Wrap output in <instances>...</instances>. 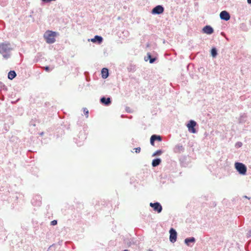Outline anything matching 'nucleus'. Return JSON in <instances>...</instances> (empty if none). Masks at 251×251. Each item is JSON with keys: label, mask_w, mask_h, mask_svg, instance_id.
<instances>
[{"label": "nucleus", "mask_w": 251, "mask_h": 251, "mask_svg": "<svg viewBox=\"0 0 251 251\" xmlns=\"http://www.w3.org/2000/svg\"><path fill=\"white\" fill-rule=\"evenodd\" d=\"M204 135L205 137H206L208 135V133L207 132H205Z\"/></svg>", "instance_id": "13d9d810"}, {"label": "nucleus", "mask_w": 251, "mask_h": 251, "mask_svg": "<svg viewBox=\"0 0 251 251\" xmlns=\"http://www.w3.org/2000/svg\"><path fill=\"white\" fill-rule=\"evenodd\" d=\"M150 47V44L149 43H147L146 44V48H149Z\"/></svg>", "instance_id": "4d7b16f0"}, {"label": "nucleus", "mask_w": 251, "mask_h": 251, "mask_svg": "<svg viewBox=\"0 0 251 251\" xmlns=\"http://www.w3.org/2000/svg\"><path fill=\"white\" fill-rule=\"evenodd\" d=\"M247 2L249 4L251 5V1H247Z\"/></svg>", "instance_id": "680f3d73"}, {"label": "nucleus", "mask_w": 251, "mask_h": 251, "mask_svg": "<svg viewBox=\"0 0 251 251\" xmlns=\"http://www.w3.org/2000/svg\"><path fill=\"white\" fill-rule=\"evenodd\" d=\"M60 126H61V128L64 129L65 128H66L67 129L70 128V125H67L66 124H65L64 123H63V124H61Z\"/></svg>", "instance_id": "e433bc0d"}, {"label": "nucleus", "mask_w": 251, "mask_h": 251, "mask_svg": "<svg viewBox=\"0 0 251 251\" xmlns=\"http://www.w3.org/2000/svg\"><path fill=\"white\" fill-rule=\"evenodd\" d=\"M83 111L86 117L88 118L89 116V110L87 108L84 107L83 108Z\"/></svg>", "instance_id": "72a5a7b5"}, {"label": "nucleus", "mask_w": 251, "mask_h": 251, "mask_svg": "<svg viewBox=\"0 0 251 251\" xmlns=\"http://www.w3.org/2000/svg\"><path fill=\"white\" fill-rule=\"evenodd\" d=\"M20 100V99H18L17 100L15 101H12L11 102L12 104H15L17 101H18Z\"/></svg>", "instance_id": "603ef678"}, {"label": "nucleus", "mask_w": 251, "mask_h": 251, "mask_svg": "<svg viewBox=\"0 0 251 251\" xmlns=\"http://www.w3.org/2000/svg\"><path fill=\"white\" fill-rule=\"evenodd\" d=\"M162 162V159L159 157H156L152 159L151 166L152 167L158 166Z\"/></svg>", "instance_id": "4be33fe9"}, {"label": "nucleus", "mask_w": 251, "mask_h": 251, "mask_svg": "<svg viewBox=\"0 0 251 251\" xmlns=\"http://www.w3.org/2000/svg\"><path fill=\"white\" fill-rule=\"evenodd\" d=\"M42 197L39 195H36L31 200V203L33 206H40L42 204Z\"/></svg>", "instance_id": "f8f14e48"}, {"label": "nucleus", "mask_w": 251, "mask_h": 251, "mask_svg": "<svg viewBox=\"0 0 251 251\" xmlns=\"http://www.w3.org/2000/svg\"><path fill=\"white\" fill-rule=\"evenodd\" d=\"M41 4L44 5L46 4H50L51 1H41Z\"/></svg>", "instance_id": "49530a36"}, {"label": "nucleus", "mask_w": 251, "mask_h": 251, "mask_svg": "<svg viewBox=\"0 0 251 251\" xmlns=\"http://www.w3.org/2000/svg\"><path fill=\"white\" fill-rule=\"evenodd\" d=\"M243 146V143L240 141L237 142L235 144V148L239 149Z\"/></svg>", "instance_id": "f704fd0d"}, {"label": "nucleus", "mask_w": 251, "mask_h": 251, "mask_svg": "<svg viewBox=\"0 0 251 251\" xmlns=\"http://www.w3.org/2000/svg\"><path fill=\"white\" fill-rule=\"evenodd\" d=\"M5 2H6V1H3V0L0 1V4L1 5L3 6V5H4V4H5Z\"/></svg>", "instance_id": "3c124183"}, {"label": "nucleus", "mask_w": 251, "mask_h": 251, "mask_svg": "<svg viewBox=\"0 0 251 251\" xmlns=\"http://www.w3.org/2000/svg\"><path fill=\"white\" fill-rule=\"evenodd\" d=\"M55 132L56 133L57 138H58L64 134V129L61 128V126H59L58 127L55 128Z\"/></svg>", "instance_id": "b1692460"}, {"label": "nucleus", "mask_w": 251, "mask_h": 251, "mask_svg": "<svg viewBox=\"0 0 251 251\" xmlns=\"http://www.w3.org/2000/svg\"><path fill=\"white\" fill-rule=\"evenodd\" d=\"M150 206L152 208L153 210L157 213H160L163 210V207L161 203L158 201H154L150 203Z\"/></svg>", "instance_id": "1a4fd4ad"}, {"label": "nucleus", "mask_w": 251, "mask_h": 251, "mask_svg": "<svg viewBox=\"0 0 251 251\" xmlns=\"http://www.w3.org/2000/svg\"><path fill=\"white\" fill-rule=\"evenodd\" d=\"M199 72L201 73L202 75H205V69L203 67H201L198 69Z\"/></svg>", "instance_id": "4c0bfd02"}, {"label": "nucleus", "mask_w": 251, "mask_h": 251, "mask_svg": "<svg viewBox=\"0 0 251 251\" xmlns=\"http://www.w3.org/2000/svg\"><path fill=\"white\" fill-rule=\"evenodd\" d=\"M23 198V196L22 194L16 193L15 194H13L12 196H10L8 201L10 202H13V204L14 203H18L19 199H22Z\"/></svg>", "instance_id": "9b49d317"}, {"label": "nucleus", "mask_w": 251, "mask_h": 251, "mask_svg": "<svg viewBox=\"0 0 251 251\" xmlns=\"http://www.w3.org/2000/svg\"><path fill=\"white\" fill-rule=\"evenodd\" d=\"M34 18H33L32 22H34Z\"/></svg>", "instance_id": "774afa93"}, {"label": "nucleus", "mask_w": 251, "mask_h": 251, "mask_svg": "<svg viewBox=\"0 0 251 251\" xmlns=\"http://www.w3.org/2000/svg\"><path fill=\"white\" fill-rule=\"evenodd\" d=\"M128 72L134 73L136 70V66L135 65L130 64L127 68Z\"/></svg>", "instance_id": "bb28decb"}, {"label": "nucleus", "mask_w": 251, "mask_h": 251, "mask_svg": "<svg viewBox=\"0 0 251 251\" xmlns=\"http://www.w3.org/2000/svg\"><path fill=\"white\" fill-rule=\"evenodd\" d=\"M230 15L226 10L222 11L220 13V18L222 20L228 21L230 19Z\"/></svg>", "instance_id": "2eb2a0df"}, {"label": "nucleus", "mask_w": 251, "mask_h": 251, "mask_svg": "<svg viewBox=\"0 0 251 251\" xmlns=\"http://www.w3.org/2000/svg\"><path fill=\"white\" fill-rule=\"evenodd\" d=\"M169 240L172 243H174L176 242L177 237V233L176 230L173 227L170 228L169 230Z\"/></svg>", "instance_id": "9d476101"}, {"label": "nucleus", "mask_w": 251, "mask_h": 251, "mask_svg": "<svg viewBox=\"0 0 251 251\" xmlns=\"http://www.w3.org/2000/svg\"><path fill=\"white\" fill-rule=\"evenodd\" d=\"M198 4V2H196L195 3V5L196 6Z\"/></svg>", "instance_id": "0e129e2a"}, {"label": "nucleus", "mask_w": 251, "mask_h": 251, "mask_svg": "<svg viewBox=\"0 0 251 251\" xmlns=\"http://www.w3.org/2000/svg\"><path fill=\"white\" fill-rule=\"evenodd\" d=\"M87 127L84 125L82 127V130L81 129H79L80 131L77 135L78 139L74 138V140H76L75 142L76 144H77L78 146H80L82 145V142L84 141L86 139L87 133L86 132Z\"/></svg>", "instance_id": "7ed1b4c3"}, {"label": "nucleus", "mask_w": 251, "mask_h": 251, "mask_svg": "<svg viewBox=\"0 0 251 251\" xmlns=\"http://www.w3.org/2000/svg\"><path fill=\"white\" fill-rule=\"evenodd\" d=\"M13 50L11 44L9 42L0 43V53L5 59H8L11 56V51Z\"/></svg>", "instance_id": "f257e3e1"}, {"label": "nucleus", "mask_w": 251, "mask_h": 251, "mask_svg": "<svg viewBox=\"0 0 251 251\" xmlns=\"http://www.w3.org/2000/svg\"><path fill=\"white\" fill-rule=\"evenodd\" d=\"M234 168L237 172L241 176H245L247 173V167L243 163L236 161L234 163Z\"/></svg>", "instance_id": "20e7f679"}, {"label": "nucleus", "mask_w": 251, "mask_h": 251, "mask_svg": "<svg viewBox=\"0 0 251 251\" xmlns=\"http://www.w3.org/2000/svg\"><path fill=\"white\" fill-rule=\"evenodd\" d=\"M57 35H59L58 32L48 30L44 33V38L47 43L51 44L56 41L55 38Z\"/></svg>", "instance_id": "f03ea898"}, {"label": "nucleus", "mask_w": 251, "mask_h": 251, "mask_svg": "<svg viewBox=\"0 0 251 251\" xmlns=\"http://www.w3.org/2000/svg\"><path fill=\"white\" fill-rule=\"evenodd\" d=\"M101 75L103 79H106L109 76V70L107 68H103L101 70Z\"/></svg>", "instance_id": "aec40b11"}, {"label": "nucleus", "mask_w": 251, "mask_h": 251, "mask_svg": "<svg viewBox=\"0 0 251 251\" xmlns=\"http://www.w3.org/2000/svg\"><path fill=\"white\" fill-rule=\"evenodd\" d=\"M190 77L193 79H198L199 78L197 75L194 74V73H189Z\"/></svg>", "instance_id": "c9c22d12"}, {"label": "nucleus", "mask_w": 251, "mask_h": 251, "mask_svg": "<svg viewBox=\"0 0 251 251\" xmlns=\"http://www.w3.org/2000/svg\"><path fill=\"white\" fill-rule=\"evenodd\" d=\"M126 244L128 247H130L131 246V245L134 244L135 242L133 241V239H130V240H128Z\"/></svg>", "instance_id": "58836bf2"}, {"label": "nucleus", "mask_w": 251, "mask_h": 251, "mask_svg": "<svg viewBox=\"0 0 251 251\" xmlns=\"http://www.w3.org/2000/svg\"><path fill=\"white\" fill-rule=\"evenodd\" d=\"M247 237L248 238L251 237V229L249 230L248 233H247Z\"/></svg>", "instance_id": "09e8293b"}, {"label": "nucleus", "mask_w": 251, "mask_h": 251, "mask_svg": "<svg viewBox=\"0 0 251 251\" xmlns=\"http://www.w3.org/2000/svg\"><path fill=\"white\" fill-rule=\"evenodd\" d=\"M191 65L190 64H187V66H186V68H187V71H188V70H189V67H190Z\"/></svg>", "instance_id": "5fc2aeb1"}, {"label": "nucleus", "mask_w": 251, "mask_h": 251, "mask_svg": "<svg viewBox=\"0 0 251 251\" xmlns=\"http://www.w3.org/2000/svg\"><path fill=\"white\" fill-rule=\"evenodd\" d=\"M163 153V151L162 149H159L154 152L152 154V157L156 156H160Z\"/></svg>", "instance_id": "c85d7f7f"}, {"label": "nucleus", "mask_w": 251, "mask_h": 251, "mask_svg": "<svg viewBox=\"0 0 251 251\" xmlns=\"http://www.w3.org/2000/svg\"><path fill=\"white\" fill-rule=\"evenodd\" d=\"M0 89L1 90H3L4 91H7V86L3 83L2 82L0 81Z\"/></svg>", "instance_id": "7c9ffc66"}, {"label": "nucleus", "mask_w": 251, "mask_h": 251, "mask_svg": "<svg viewBox=\"0 0 251 251\" xmlns=\"http://www.w3.org/2000/svg\"><path fill=\"white\" fill-rule=\"evenodd\" d=\"M187 159H188L187 156H186L185 155L182 156L179 158V162H180L181 166L183 167H186L188 166L189 162L187 161Z\"/></svg>", "instance_id": "6ab92c4d"}, {"label": "nucleus", "mask_w": 251, "mask_h": 251, "mask_svg": "<svg viewBox=\"0 0 251 251\" xmlns=\"http://www.w3.org/2000/svg\"><path fill=\"white\" fill-rule=\"evenodd\" d=\"M157 59V57L156 56L152 55L151 53L149 52L147 53V56L144 57L145 61H149L150 64L155 63Z\"/></svg>", "instance_id": "dca6fc26"}, {"label": "nucleus", "mask_w": 251, "mask_h": 251, "mask_svg": "<svg viewBox=\"0 0 251 251\" xmlns=\"http://www.w3.org/2000/svg\"><path fill=\"white\" fill-rule=\"evenodd\" d=\"M196 239L194 237L186 238L184 240V244L188 247H192L196 243Z\"/></svg>", "instance_id": "f3484780"}, {"label": "nucleus", "mask_w": 251, "mask_h": 251, "mask_svg": "<svg viewBox=\"0 0 251 251\" xmlns=\"http://www.w3.org/2000/svg\"><path fill=\"white\" fill-rule=\"evenodd\" d=\"M33 11H31L30 12V15H29V16H28V17H29L32 18V14H33Z\"/></svg>", "instance_id": "6e6d98bb"}, {"label": "nucleus", "mask_w": 251, "mask_h": 251, "mask_svg": "<svg viewBox=\"0 0 251 251\" xmlns=\"http://www.w3.org/2000/svg\"><path fill=\"white\" fill-rule=\"evenodd\" d=\"M122 251H129V250L127 249H125V250H123Z\"/></svg>", "instance_id": "e2e57ef3"}, {"label": "nucleus", "mask_w": 251, "mask_h": 251, "mask_svg": "<svg viewBox=\"0 0 251 251\" xmlns=\"http://www.w3.org/2000/svg\"><path fill=\"white\" fill-rule=\"evenodd\" d=\"M201 32L204 34L211 35L214 32V30L210 25H207L202 27Z\"/></svg>", "instance_id": "ddd939ff"}, {"label": "nucleus", "mask_w": 251, "mask_h": 251, "mask_svg": "<svg viewBox=\"0 0 251 251\" xmlns=\"http://www.w3.org/2000/svg\"><path fill=\"white\" fill-rule=\"evenodd\" d=\"M165 10L164 7L163 5H157L154 6L151 10V13L152 15H161L162 14Z\"/></svg>", "instance_id": "6e6552de"}, {"label": "nucleus", "mask_w": 251, "mask_h": 251, "mask_svg": "<svg viewBox=\"0 0 251 251\" xmlns=\"http://www.w3.org/2000/svg\"><path fill=\"white\" fill-rule=\"evenodd\" d=\"M56 248V245L55 244H53L50 245L48 248V251H54Z\"/></svg>", "instance_id": "473e14b6"}, {"label": "nucleus", "mask_w": 251, "mask_h": 251, "mask_svg": "<svg viewBox=\"0 0 251 251\" xmlns=\"http://www.w3.org/2000/svg\"><path fill=\"white\" fill-rule=\"evenodd\" d=\"M133 150H134L135 152L136 153H139L141 151V148L140 147H137L133 149Z\"/></svg>", "instance_id": "c03bdc74"}, {"label": "nucleus", "mask_w": 251, "mask_h": 251, "mask_svg": "<svg viewBox=\"0 0 251 251\" xmlns=\"http://www.w3.org/2000/svg\"><path fill=\"white\" fill-rule=\"evenodd\" d=\"M17 76V74L14 70H10L7 75V77L9 80H13Z\"/></svg>", "instance_id": "393cba45"}, {"label": "nucleus", "mask_w": 251, "mask_h": 251, "mask_svg": "<svg viewBox=\"0 0 251 251\" xmlns=\"http://www.w3.org/2000/svg\"><path fill=\"white\" fill-rule=\"evenodd\" d=\"M240 28L244 31H246L247 29V26L245 23H241L240 25Z\"/></svg>", "instance_id": "2f4dec72"}, {"label": "nucleus", "mask_w": 251, "mask_h": 251, "mask_svg": "<svg viewBox=\"0 0 251 251\" xmlns=\"http://www.w3.org/2000/svg\"><path fill=\"white\" fill-rule=\"evenodd\" d=\"M83 124L82 121H78L77 122V125L78 126V129H80L81 128L82 124Z\"/></svg>", "instance_id": "37998d69"}, {"label": "nucleus", "mask_w": 251, "mask_h": 251, "mask_svg": "<svg viewBox=\"0 0 251 251\" xmlns=\"http://www.w3.org/2000/svg\"><path fill=\"white\" fill-rule=\"evenodd\" d=\"M225 6L226 8H232L234 6V4H231V1H225L224 3Z\"/></svg>", "instance_id": "c756f323"}, {"label": "nucleus", "mask_w": 251, "mask_h": 251, "mask_svg": "<svg viewBox=\"0 0 251 251\" xmlns=\"http://www.w3.org/2000/svg\"><path fill=\"white\" fill-rule=\"evenodd\" d=\"M34 60H35L36 62H37L38 61V58H36V57H35Z\"/></svg>", "instance_id": "052dcab7"}, {"label": "nucleus", "mask_w": 251, "mask_h": 251, "mask_svg": "<svg viewBox=\"0 0 251 251\" xmlns=\"http://www.w3.org/2000/svg\"><path fill=\"white\" fill-rule=\"evenodd\" d=\"M216 205H217V203L216 201H211L210 202V206L211 207H214L216 206Z\"/></svg>", "instance_id": "a18cd8bd"}, {"label": "nucleus", "mask_w": 251, "mask_h": 251, "mask_svg": "<svg viewBox=\"0 0 251 251\" xmlns=\"http://www.w3.org/2000/svg\"><path fill=\"white\" fill-rule=\"evenodd\" d=\"M121 117L122 118H124V115H122L121 116Z\"/></svg>", "instance_id": "69168bd1"}, {"label": "nucleus", "mask_w": 251, "mask_h": 251, "mask_svg": "<svg viewBox=\"0 0 251 251\" xmlns=\"http://www.w3.org/2000/svg\"><path fill=\"white\" fill-rule=\"evenodd\" d=\"M209 51H210V54L211 56L213 58H215L217 57V56L218 54V50L217 48L216 47H215V46L212 47L211 48Z\"/></svg>", "instance_id": "412c9836"}, {"label": "nucleus", "mask_w": 251, "mask_h": 251, "mask_svg": "<svg viewBox=\"0 0 251 251\" xmlns=\"http://www.w3.org/2000/svg\"><path fill=\"white\" fill-rule=\"evenodd\" d=\"M88 41L93 43L100 45L102 43L103 38L101 36L96 35L93 38L88 39Z\"/></svg>", "instance_id": "4468645a"}, {"label": "nucleus", "mask_w": 251, "mask_h": 251, "mask_svg": "<svg viewBox=\"0 0 251 251\" xmlns=\"http://www.w3.org/2000/svg\"><path fill=\"white\" fill-rule=\"evenodd\" d=\"M29 125H30V126H36V124H35L34 121H30L29 123Z\"/></svg>", "instance_id": "8fccbe9b"}, {"label": "nucleus", "mask_w": 251, "mask_h": 251, "mask_svg": "<svg viewBox=\"0 0 251 251\" xmlns=\"http://www.w3.org/2000/svg\"><path fill=\"white\" fill-rule=\"evenodd\" d=\"M188 131L191 133L195 134L198 132L199 125L194 120H190L186 124Z\"/></svg>", "instance_id": "39448f33"}, {"label": "nucleus", "mask_w": 251, "mask_h": 251, "mask_svg": "<svg viewBox=\"0 0 251 251\" xmlns=\"http://www.w3.org/2000/svg\"><path fill=\"white\" fill-rule=\"evenodd\" d=\"M150 144L151 146H154L155 141L154 140V138H153L151 136L150 137Z\"/></svg>", "instance_id": "a19ab883"}, {"label": "nucleus", "mask_w": 251, "mask_h": 251, "mask_svg": "<svg viewBox=\"0 0 251 251\" xmlns=\"http://www.w3.org/2000/svg\"><path fill=\"white\" fill-rule=\"evenodd\" d=\"M243 198L247 199H248V200H251V197H248L247 196H246V195L243 196Z\"/></svg>", "instance_id": "864d4df0"}, {"label": "nucleus", "mask_w": 251, "mask_h": 251, "mask_svg": "<svg viewBox=\"0 0 251 251\" xmlns=\"http://www.w3.org/2000/svg\"><path fill=\"white\" fill-rule=\"evenodd\" d=\"M112 100L110 96H102L100 99V102L105 106H110L112 104Z\"/></svg>", "instance_id": "0eeeda50"}, {"label": "nucleus", "mask_w": 251, "mask_h": 251, "mask_svg": "<svg viewBox=\"0 0 251 251\" xmlns=\"http://www.w3.org/2000/svg\"><path fill=\"white\" fill-rule=\"evenodd\" d=\"M125 110L127 113H131L132 112V110L130 108V107L126 106L125 108Z\"/></svg>", "instance_id": "de8ad7c7"}, {"label": "nucleus", "mask_w": 251, "mask_h": 251, "mask_svg": "<svg viewBox=\"0 0 251 251\" xmlns=\"http://www.w3.org/2000/svg\"><path fill=\"white\" fill-rule=\"evenodd\" d=\"M152 137L153 138H154V140L155 141H157V142H161L162 141V137L160 135H157V134H152L151 135Z\"/></svg>", "instance_id": "cd10ccee"}, {"label": "nucleus", "mask_w": 251, "mask_h": 251, "mask_svg": "<svg viewBox=\"0 0 251 251\" xmlns=\"http://www.w3.org/2000/svg\"><path fill=\"white\" fill-rule=\"evenodd\" d=\"M44 134V132H41L39 133V135H40L41 136L43 135Z\"/></svg>", "instance_id": "bf43d9fd"}, {"label": "nucleus", "mask_w": 251, "mask_h": 251, "mask_svg": "<svg viewBox=\"0 0 251 251\" xmlns=\"http://www.w3.org/2000/svg\"><path fill=\"white\" fill-rule=\"evenodd\" d=\"M174 151L176 153H180L184 151V148L182 145L177 144L175 147Z\"/></svg>", "instance_id": "5701e85b"}, {"label": "nucleus", "mask_w": 251, "mask_h": 251, "mask_svg": "<svg viewBox=\"0 0 251 251\" xmlns=\"http://www.w3.org/2000/svg\"><path fill=\"white\" fill-rule=\"evenodd\" d=\"M148 251H153V250H151V249H149V250H148Z\"/></svg>", "instance_id": "338daca9"}, {"label": "nucleus", "mask_w": 251, "mask_h": 251, "mask_svg": "<svg viewBox=\"0 0 251 251\" xmlns=\"http://www.w3.org/2000/svg\"><path fill=\"white\" fill-rule=\"evenodd\" d=\"M52 68L50 67V66H46L44 68V70L45 71L47 72H50L52 70Z\"/></svg>", "instance_id": "ea45409f"}, {"label": "nucleus", "mask_w": 251, "mask_h": 251, "mask_svg": "<svg viewBox=\"0 0 251 251\" xmlns=\"http://www.w3.org/2000/svg\"><path fill=\"white\" fill-rule=\"evenodd\" d=\"M174 166H176V163L175 162L172 163L171 164H167L164 169V171H166V173H169L170 172H175L176 168L174 167Z\"/></svg>", "instance_id": "a211bd4d"}, {"label": "nucleus", "mask_w": 251, "mask_h": 251, "mask_svg": "<svg viewBox=\"0 0 251 251\" xmlns=\"http://www.w3.org/2000/svg\"><path fill=\"white\" fill-rule=\"evenodd\" d=\"M7 237V231L4 227L3 221L0 220V242L5 241Z\"/></svg>", "instance_id": "423d86ee"}, {"label": "nucleus", "mask_w": 251, "mask_h": 251, "mask_svg": "<svg viewBox=\"0 0 251 251\" xmlns=\"http://www.w3.org/2000/svg\"><path fill=\"white\" fill-rule=\"evenodd\" d=\"M247 118V116L246 113L241 114L239 119V123L240 124L244 123L246 121Z\"/></svg>", "instance_id": "a878e982"}, {"label": "nucleus", "mask_w": 251, "mask_h": 251, "mask_svg": "<svg viewBox=\"0 0 251 251\" xmlns=\"http://www.w3.org/2000/svg\"><path fill=\"white\" fill-rule=\"evenodd\" d=\"M57 224V220H53L50 222V225L51 226H54Z\"/></svg>", "instance_id": "79ce46f5"}]
</instances>
